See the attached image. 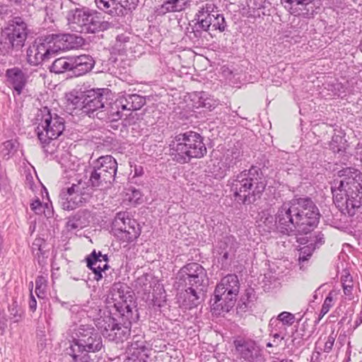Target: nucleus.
I'll use <instances>...</instances> for the list:
<instances>
[{"mask_svg":"<svg viewBox=\"0 0 362 362\" xmlns=\"http://www.w3.org/2000/svg\"><path fill=\"white\" fill-rule=\"evenodd\" d=\"M320 214L315 204L308 198L284 203L276 214L275 223L281 231L308 234L318 225Z\"/></svg>","mask_w":362,"mask_h":362,"instance_id":"f257e3e1","label":"nucleus"},{"mask_svg":"<svg viewBox=\"0 0 362 362\" xmlns=\"http://www.w3.org/2000/svg\"><path fill=\"white\" fill-rule=\"evenodd\" d=\"M228 254L227 252H226V253H225V254L223 255V257H224L225 259H227V258H228Z\"/></svg>","mask_w":362,"mask_h":362,"instance_id":"5fc2aeb1","label":"nucleus"},{"mask_svg":"<svg viewBox=\"0 0 362 362\" xmlns=\"http://www.w3.org/2000/svg\"><path fill=\"white\" fill-rule=\"evenodd\" d=\"M141 197L140 191L134 188L129 189L126 193V199L134 205L141 203Z\"/></svg>","mask_w":362,"mask_h":362,"instance_id":"4c0bfd02","label":"nucleus"},{"mask_svg":"<svg viewBox=\"0 0 362 362\" xmlns=\"http://www.w3.org/2000/svg\"><path fill=\"white\" fill-rule=\"evenodd\" d=\"M298 0H281V2L291 14L300 16V6H298Z\"/></svg>","mask_w":362,"mask_h":362,"instance_id":"e433bc0d","label":"nucleus"},{"mask_svg":"<svg viewBox=\"0 0 362 362\" xmlns=\"http://www.w3.org/2000/svg\"><path fill=\"white\" fill-rule=\"evenodd\" d=\"M30 209L38 215L43 214L46 217H49L51 215L48 204H42L38 198L32 202Z\"/></svg>","mask_w":362,"mask_h":362,"instance_id":"f704fd0d","label":"nucleus"},{"mask_svg":"<svg viewBox=\"0 0 362 362\" xmlns=\"http://www.w3.org/2000/svg\"><path fill=\"white\" fill-rule=\"evenodd\" d=\"M196 18L199 26L204 30H218L221 33L226 29L225 18L218 13L213 3L202 5L196 13Z\"/></svg>","mask_w":362,"mask_h":362,"instance_id":"6e6552de","label":"nucleus"},{"mask_svg":"<svg viewBox=\"0 0 362 362\" xmlns=\"http://www.w3.org/2000/svg\"><path fill=\"white\" fill-rule=\"evenodd\" d=\"M4 148L8 151L7 154L11 153L15 148V144L12 141H6L3 144Z\"/></svg>","mask_w":362,"mask_h":362,"instance_id":"de8ad7c7","label":"nucleus"},{"mask_svg":"<svg viewBox=\"0 0 362 362\" xmlns=\"http://www.w3.org/2000/svg\"><path fill=\"white\" fill-rule=\"evenodd\" d=\"M85 98V93H74L71 92L66 94V104L70 109H80L83 110V98Z\"/></svg>","mask_w":362,"mask_h":362,"instance_id":"473e14b6","label":"nucleus"},{"mask_svg":"<svg viewBox=\"0 0 362 362\" xmlns=\"http://www.w3.org/2000/svg\"><path fill=\"white\" fill-rule=\"evenodd\" d=\"M274 346H275V344L273 342V343H271V342H268L267 344V347H273Z\"/></svg>","mask_w":362,"mask_h":362,"instance_id":"603ef678","label":"nucleus"},{"mask_svg":"<svg viewBox=\"0 0 362 362\" xmlns=\"http://www.w3.org/2000/svg\"><path fill=\"white\" fill-rule=\"evenodd\" d=\"M40 112L41 118L37 127V134L40 142L47 144L63 133L64 120L57 114H52L47 107L40 110Z\"/></svg>","mask_w":362,"mask_h":362,"instance_id":"0eeeda50","label":"nucleus"},{"mask_svg":"<svg viewBox=\"0 0 362 362\" xmlns=\"http://www.w3.org/2000/svg\"><path fill=\"white\" fill-rule=\"evenodd\" d=\"M27 57L28 62L32 65H38L52 58L45 40L40 43L34 44L30 47L27 51Z\"/></svg>","mask_w":362,"mask_h":362,"instance_id":"f3484780","label":"nucleus"},{"mask_svg":"<svg viewBox=\"0 0 362 362\" xmlns=\"http://www.w3.org/2000/svg\"><path fill=\"white\" fill-rule=\"evenodd\" d=\"M265 185L258 180L251 171H243L238 174L233 181L231 191L235 197H238L244 204L250 203V199L259 197L264 191Z\"/></svg>","mask_w":362,"mask_h":362,"instance_id":"39448f33","label":"nucleus"},{"mask_svg":"<svg viewBox=\"0 0 362 362\" xmlns=\"http://www.w3.org/2000/svg\"><path fill=\"white\" fill-rule=\"evenodd\" d=\"M112 180L111 177H107L106 174L103 173V170H98L95 168V170L90 175L89 182L93 187H103L110 185Z\"/></svg>","mask_w":362,"mask_h":362,"instance_id":"7c9ffc66","label":"nucleus"},{"mask_svg":"<svg viewBox=\"0 0 362 362\" xmlns=\"http://www.w3.org/2000/svg\"><path fill=\"white\" fill-rule=\"evenodd\" d=\"M279 334H274L273 337H274V340H273V342L275 344V346H278L279 345V341H281V339H283V338H281V339H279Z\"/></svg>","mask_w":362,"mask_h":362,"instance_id":"8fccbe9b","label":"nucleus"},{"mask_svg":"<svg viewBox=\"0 0 362 362\" xmlns=\"http://www.w3.org/2000/svg\"><path fill=\"white\" fill-rule=\"evenodd\" d=\"M123 100L119 96L114 102L110 103L107 106L103 108L96 113L98 119L108 121L116 122L121 119L123 110Z\"/></svg>","mask_w":362,"mask_h":362,"instance_id":"a211bd4d","label":"nucleus"},{"mask_svg":"<svg viewBox=\"0 0 362 362\" xmlns=\"http://www.w3.org/2000/svg\"><path fill=\"white\" fill-rule=\"evenodd\" d=\"M87 267L90 269L94 274V279L97 281L103 278L102 272L108 269V258L106 255H103L100 252L97 253L95 250L90 256L87 257Z\"/></svg>","mask_w":362,"mask_h":362,"instance_id":"6ab92c4d","label":"nucleus"},{"mask_svg":"<svg viewBox=\"0 0 362 362\" xmlns=\"http://www.w3.org/2000/svg\"><path fill=\"white\" fill-rule=\"evenodd\" d=\"M259 221L269 228L274 226V217L269 210H263L259 213Z\"/></svg>","mask_w":362,"mask_h":362,"instance_id":"58836bf2","label":"nucleus"},{"mask_svg":"<svg viewBox=\"0 0 362 362\" xmlns=\"http://www.w3.org/2000/svg\"><path fill=\"white\" fill-rule=\"evenodd\" d=\"M103 347L100 335L93 328L80 327L78 339L71 341L69 348V354L74 362H89L88 353H96Z\"/></svg>","mask_w":362,"mask_h":362,"instance_id":"20e7f679","label":"nucleus"},{"mask_svg":"<svg viewBox=\"0 0 362 362\" xmlns=\"http://www.w3.org/2000/svg\"><path fill=\"white\" fill-rule=\"evenodd\" d=\"M100 259L102 260V262H98V264H96V266H100V267L103 268V264L104 263L103 258L102 257H100Z\"/></svg>","mask_w":362,"mask_h":362,"instance_id":"3c124183","label":"nucleus"},{"mask_svg":"<svg viewBox=\"0 0 362 362\" xmlns=\"http://www.w3.org/2000/svg\"><path fill=\"white\" fill-rule=\"evenodd\" d=\"M170 149L171 155L180 163L203 158L207 152L202 136L192 131L176 135L170 144Z\"/></svg>","mask_w":362,"mask_h":362,"instance_id":"7ed1b4c3","label":"nucleus"},{"mask_svg":"<svg viewBox=\"0 0 362 362\" xmlns=\"http://www.w3.org/2000/svg\"><path fill=\"white\" fill-rule=\"evenodd\" d=\"M69 24L76 32L93 33L100 28V18L82 9L72 11L68 17Z\"/></svg>","mask_w":362,"mask_h":362,"instance_id":"9d476101","label":"nucleus"},{"mask_svg":"<svg viewBox=\"0 0 362 362\" xmlns=\"http://www.w3.org/2000/svg\"><path fill=\"white\" fill-rule=\"evenodd\" d=\"M95 168L98 170H103L104 174L113 179L117 173V163L116 160L111 156H101L97 160Z\"/></svg>","mask_w":362,"mask_h":362,"instance_id":"393cba45","label":"nucleus"},{"mask_svg":"<svg viewBox=\"0 0 362 362\" xmlns=\"http://www.w3.org/2000/svg\"><path fill=\"white\" fill-rule=\"evenodd\" d=\"M195 288V287L190 286L179 296L180 300H182V306L186 309H192L198 305L199 297Z\"/></svg>","mask_w":362,"mask_h":362,"instance_id":"cd10ccee","label":"nucleus"},{"mask_svg":"<svg viewBox=\"0 0 362 362\" xmlns=\"http://www.w3.org/2000/svg\"><path fill=\"white\" fill-rule=\"evenodd\" d=\"M71 57H60L54 61L50 70L56 74L64 73L66 71H71Z\"/></svg>","mask_w":362,"mask_h":362,"instance_id":"2f4dec72","label":"nucleus"},{"mask_svg":"<svg viewBox=\"0 0 362 362\" xmlns=\"http://www.w3.org/2000/svg\"><path fill=\"white\" fill-rule=\"evenodd\" d=\"M295 315L289 312L284 311L277 316V320L286 326H291L295 322Z\"/></svg>","mask_w":362,"mask_h":362,"instance_id":"a19ab883","label":"nucleus"},{"mask_svg":"<svg viewBox=\"0 0 362 362\" xmlns=\"http://www.w3.org/2000/svg\"><path fill=\"white\" fill-rule=\"evenodd\" d=\"M103 95L94 90H90L85 93L83 98V112L88 114L90 117L95 112L96 113L104 108L103 103Z\"/></svg>","mask_w":362,"mask_h":362,"instance_id":"aec40b11","label":"nucleus"},{"mask_svg":"<svg viewBox=\"0 0 362 362\" xmlns=\"http://www.w3.org/2000/svg\"><path fill=\"white\" fill-rule=\"evenodd\" d=\"M180 274L186 285L198 288L206 275L204 268L199 264L192 262L183 267Z\"/></svg>","mask_w":362,"mask_h":362,"instance_id":"2eb2a0df","label":"nucleus"},{"mask_svg":"<svg viewBox=\"0 0 362 362\" xmlns=\"http://www.w3.org/2000/svg\"><path fill=\"white\" fill-rule=\"evenodd\" d=\"M71 71L76 76H80L89 72L94 66L93 58L87 54L71 57Z\"/></svg>","mask_w":362,"mask_h":362,"instance_id":"4be33fe9","label":"nucleus"},{"mask_svg":"<svg viewBox=\"0 0 362 362\" xmlns=\"http://www.w3.org/2000/svg\"><path fill=\"white\" fill-rule=\"evenodd\" d=\"M239 280L236 275L228 274L221 279L214 291V305L228 312L236 301L239 293Z\"/></svg>","mask_w":362,"mask_h":362,"instance_id":"423d86ee","label":"nucleus"},{"mask_svg":"<svg viewBox=\"0 0 362 362\" xmlns=\"http://www.w3.org/2000/svg\"><path fill=\"white\" fill-rule=\"evenodd\" d=\"M148 351L142 342H132L127 349V357L124 362H147Z\"/></svg>","mask_w":362,"mask_h":362,"instance_id":"5701e85b","label":"nucleus"},{"mask_svg":"<svg viewBox=\"0 0 362 362\" xmlns=\"http://www.w3.org/2000/svg\"><path fill=\"white\" fill-rule=\"evenodd\" d=\"M314 0H298V6H300V15L305 13V11H307V6L312 4Z\"/></svg>","mask_w":362,"mask_h":362,"instance_id":"c03bdc74","label":"nucleus"},{"mask_svg":"<svg viewBox=\"0 0 362 362\" xmlns=\"http://www.w3.org/2000/svg\"><path fill=\"white\" fill-rule=\"evenodd\" d=\"M152 349H153L155 353H158L160 350H167V346L160 340H155L152 344Z\"/></svg>","mask_w":362,"mask_h":362,"instance_id":"a18cd8bd","label":"nucleus"},{"mask_svg":"<svg viewBox=\"0 0 362 362\" xmlns=\"http://www.w3.org/2000/svg\"><path fill=\"white\" fill-rule=\"evenodd\" d=\"M37 308V301L31 293L30 295V300H29V308L32 312H35Z\"/></svg>","mask_w":362,"mask_h":362,"instance_id":"49530a36","label":"nucleus"},{"mask_svg":"<svg viewBox=\"0 0 362 362\" xmlns=\"http://www.w3.org/2000/svg\"><path fill=\"white\" fill-rule=\"evenodd\" d=\"M315 250V247H313V243H310L308 245L304 246L300 249L299 261L305 262L311 257L313 252Z\"/></svg>","mask_w":362,"mask_h":362,"instance_id":"79ce46f5","label":"nucleus"},{"mask_svg":"<svg viewBox=\"0 0 362 362\" xmlns=\"http://www.w3.org/2000/svg\"><path fill=\"white\" fill-rule=\"evenodd\" d=\"M230 353L235 362H253L258 355L259 348L252 339L238 336L233 340Z\"/></svg>","mask_w":362,"mask_h":362,"instance_id":"9b49d317","label":"nucleus"},{"mask_svg":"<svg viewBox=\"0 0 362 362\" xmlns=\"http://www.w3.org/2000/svg\"><path fill=\"white\" fill-rule=\"evenodd\" d=\"M105 329L107 332L106 337L117 343L123 341L126 335V332L115 322L114 319H109L108 328L105 327Z\"/></svg>","mask_w":362,"mask_h":362,"instance_id":"c85d7f7f","label":"nucleus"},{"mask_svg":"<svg viewBox=\"0 0 362 362\" xmlns=\"http://www.w3.org/2000/svg\"><path fill=\"white\" fill-rule=\"evenodd\" d=\"M121 100H123V110H138L146 104V98L138 94L120 95Z\"/></svg>","mask_w":362,"mask_h":362,"instance_id":"bb28decb","label":"nucleus"},{"mask_svg":"<svg viewBox=\"0 0 362 362\" xmlns=\"http://www.w3.org/2000/svg\"><path fill=\"white\" fill-rule=\"evenodd\" d=\"M98 8L112 16H123L134 9L139 0H95Z\"/></svg>","mask_w":362,"mask_h":362,"instance_id":"ddd939ff","label":"nucleus"},{"mask_svg":"<svg viewBox=\"0 0 362 362\" xmlns=\"http://www.w3.org/2000/svg\"><path fill=\"white\" fill-rule=\"evenodd\" d=\"M46 280L42 276H38L35 280V293L38 298H43L45 293Z\"/></svg>","mask_w":362,"mask_h":362,"instance_id":"ea45409f","label":"nucleus"},{"mask_svg":"<svg viewBox=\"0 0 362 362\" xmlns=\"http://www.w3.org/2000/svg\"><path fill=\"white\" fill-rule=\"evenodd\" d=\"M127 288L121 284H115L113 292L112 294V299L114 301L115 306L117 308H122L127 303V301H131L132 298L130 292L125 291Z\"/></svg>","mask_w":362,"mask_h":362,"instance_id":"a878e982","label":"nucleus"},{"mask_svg":"<svg viewBox=\"0 0 362 362\" xmlns=\"http://www.w3.org/2000/svg\"><path fill=\"white\" fill-rule=\"evenodd\" d=\"M7 38L13 48H21L27 39V25L24 22H13L6 28Z\"/></svg>","mask_w":362,"mask_h":362,"instance_id":"dca6fc26","label":"nucleus"},{"mask_svg":"<svg viewBox=\"0 0 362 362\" xmlns=\"http://www.w3.org/2000/svg\"><path fill=\"white\" fill-rule=\"evenodd\" d=\"M52 57L61 52L72 49L80 47L82 38L71 34H52L45 37Z\"/></svg>","mask_w":362,"mask_h":362,"instance_id":"f8f14e48","label":"nucleus"},{"mask_svg":"<svg viewBox=\"0 0 362 362\" xmlns=\"http://www.w3.org/2000/svg\"><path fill=\"white\" fill-rule=\"evenodd\" d=\"M154 362H181V353L175 349L160 350L154 356Z\"/></svg>","mask_w":362,"mask_h":362,"instance_id":"c756f323","label":"nucleus"},{"mask_svg":"<svg viewBox=\"0 0 362 362\" xmlns=\"http://www.w3.org/2000/svg\"><path fill=\"white\" fill-rule=\"evenodd\" d=\"M192 0H165L158 8L161 14L180 12L190 6Z\"/></svg>","mask_w":362,"mask_h":362,"instance_id":"b1692460","label":"nucleus"},{"mask_svg":"<svg viewBox=\"0 0 362 362\" xmlns=\"http://www.w3.org/2000/svg\"><path fill=\"white\" fill-rule=\"evenodd\" d=\"M341 282L344 294L349 295L354 286V281L352 276L346 271H344V274L341 275Z\"/></svg>","mask_w":362,"mask_h":362,"instance_id":"c9c22d12","label":"nucleus"},{"mask_svg":"<svg viewBox=\"0 0 362 362\" xmlns=\"http://www.w3.org/2000/svg\"><path fill=\"white\" fill-rule=\"evenodd\" d=\"M334 341V339L332 337H329L325 342L324 351L327 352L329 351L333 346Z\"/></svg>","mask_w":362,"mask_h":362,"instance_id":"09e8293b","label":"nucleus"},{"mask_svg":"<svg viewBox=\"0 0 362 362\" xmlns=\"http://www.w3.org/2000/svg\"><path fill=\"white\" fill-rule=\"evenodd\" d=\"M337 295L338 293L335 291H332L329 293L322 305L318 321H320L333 307L334 302L337 300Z\"/></svg>","mask_w":362,"mask_h":362,"instance_id":"72a5a7b5","label":"nucleus"},{"mask_svg":"<svg viewBox=\"0 0 362 362\" xmlns=\"http://www.w3.org/2000/svg\"><path fill=\"white\" fill-rule=\"evenodd\" d=\"M297 241H298V243H300V244H303V243H305L303 240H301V238H298Z\"/></svg>","mask_w":362,"mask_h":362,"instance_id":"864d4df0","label":"nucleus"},{"mask_svg":"<svg viewBox=\"0 0 362 362\" xmlns=\"http://www.w3.org/2000/svg\"><path fill=\"white\" fill-rule=\"evenodd\" d=\"M310 243H313L315 249L320 247L325 243L324 235L320 232L315 233L311 238Z\"/></svg>","mask_w":362,"mask_h":362,"instance_id":"37998d69","label":"nucleus"},{"mask_svg":"<svg viewBox=\"0 0 362 362\" xmlns=\"http://www.w3.org/2000/svg\"><path fill=\"white\" fill-rule=\"evenodd\" d=\"M80 184V182L73 184L71 187L67 189V197L65 199H62V206L64 209L74 210L82 204V189L84 188H81Z\"/></svg>","mask_w":362,"mask_h":362,"instance_id":"412c9836","label":"nucleus"},{"mask_svg":"<svg viewBox=\"0 0 362 362\" xmlns=\"http://www.w3.org/2000/svg\"><path fill=\"white\" fill-rule=\"evenodd\" d=\"M115 236L122 243H130L140 235V229L136 227L134 220L128 218L125 213H117L112 226Z\"/></svg>","mask_w":362,"mask_h":362,"instance_id":"1a4fd4ad","label":"nucleus"},{"mask_svg":"<svg viewBox=\"0 0 362 362\" xmlns=\"http://www.w3.org/2000/svg\"><path fill=\"white\" fill-rule=\"evenodd\" d=\"M341 178L335 182L332 187L334 202L338 206L346 204L347 207L358 209L362 204V196L360 190L362 188V175L359 170L352 168H344L339 171Z\"/></svg>","mask_w":362,"mask_h":362,"instance_id":"f03ea898","label":"nucleus"},{"mask_svg":"<svg viewBox=\"0 0 362 362\" xmlns=\"http://www.w3.org/2000/svg\"><path fill=\"white\" fill-rule=\"evenodd\" d=\"M29 80L27 72L18 66L6 70L5 83L6 86L20 95L25 88Z\"/></svg>","mask_w":362,"mask_h":362,"instance_id":"4468645a","label":"nucleus"}]
</instances>
